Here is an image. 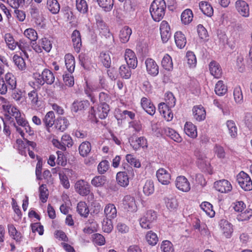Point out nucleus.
Segmentation results:
<instances>
[{"label": "nucleus", "mask_w": 252, "mask_h": 252, "mask_svg": "<svg viewBox=\"0 0 252 252\" xmlns=\"http://www.w3.org/2000/svg\"><path fill=\"white\" fill-rule=\"evenodd\" d=\"M143 192L147 195L152 194L155 191L154 184L152 180H147L143 187Z\"/></svg>", "instance_id": "864d4df0"}, {"label": "nucleus", "mask_w": 252, "mask_h": 252, "mask_svg": "<svg viewBox=\"0 0 252 252\" xmlns=\"http://www.w3.org/2000/svg\"><path fill=\"white\" fill-rule=\"evenodd\" d=\"M125 59L129 67L135 68L137 65V60L134 52L129 49H126L125 53Z\"/></svg>", "instance_id": "4468645a"}, {"label": "nucleus", "mask_w": 252, "mask_h": 252, "mask_svg": "<svg viewBox=\"0 0 252 252\" xmlns=\"http://www.w3.org/2000/svg\"><path fill=\"white\" fill-rule=\"evenodd\" d=\"M104 215L106 218L113 219L117 216V209L114 204L108 203L106 204L104 209Z\"/></svg>", "instance_id": "5701e85b"}, {"label": "nucleus", "mask_w": 252, "mask_h": 252, "mask_svg": "<svg viewBox=\"0 0 252 252\" xmlns=\"http://www.w3.org/2000/svg\"><path fill=\"white\" fill-rule=\"evenodd\" d=\"M156 176L158 182L163 185H168L170 183L171 175L168 170L163 168L157 171Z\"/></svg>", "instance_id": "9d476101"}, {"label": "nucleus", "mask_w": 252, "mask_h": 252, "mask_svg": "<svg viewBox=\"0 0 252 252\" xmlns=\"http://www.w3.org/2000/svg\"><path fill=\"white\" fill-rule=\"evenodd\" d=\"M201 209L210 218L214 217L215 212L212 205L208 202H203L200 205Z\"/></svg>", "instance_id": "49530a36"}, {"label": "nucleus", "mask_w": 252, "mask_h": 252, "mask_svg": "<svg viewBox=\"0 0 252 252\" xmlns=\"http://www.w3.org/2000/svg\"><path fill=\"white\" fill-rule=\"evenodd\" d=\"M164 133L174 141L180 143L182 141V138L175 130L170 128L165 127L164 128Z\"/></svg>", "instance_id": "e433bc0d"}, {"label": "nucleus", "mask_w": 252, "mask_h": 252, "mask_svg": "<svg viewBox=\"0 0 252 252\" xmlns=\"http://www.w3.org/2000/svg\"><path fill=\"white\" fill-rule=\"evenodd\" d=\"M116 180L119 185L126 187L129 184V178L126 172H119L116 175Z\"/></svg>", "instance_id": "393cba45"}, {"label": "nucleus", "mask_w": 252, "mask_h": 252, "mask_svg": "<svg viewBox=\"0 0 252 252\" xmlns=\"http://www.w3.org/2000/svg\"><path fill=\"white\" fill-rule=\"evenodd\" d=\"M33 76L34 82H30L29 84L34 89L39 88L44 84L42 73L40 74L38 73H35L33 74Z\"/></svg>", "instance_id": "f704fd0d"}, {"label": "nucleus", "mask_w": 252, "mask_h": 252, "mask_svg": "<svg viewBox=\"0 0 252 252\" xmlns=\"http://www.w3.org/2000/svg\"><path fill=\"white\" fill-rule=\"evenodd\" d=\"M13 61L15 65L19 70H24L26 68V64L24 59L18 55H15L13 57Z\"/></svg>", "instance_id": "3c124183"}, {"label": "nucleus", "mask_w": 252, "mask_h": 252, "mask_svg": "<svg viewBox=\"0 0 252 252\" xmlns=\"http://www.w3.org/2000/svg\"><path fill=\"white\" fill-rule=\"evenodd\" d=\"M71 39L75 51L79 53L82 46L80 32L77 30H74L71 34Z\"/></svg>", "instance_id": "aec40b11"}, {"label": "nucleus", "mask_w": 252, "mask_h": 252, "mask_svg": "<svg viewBox=\"0 0 252 252\" xmlns=\"http://www.w3.org/2000/svg\"><path fill=\"white\" fill-rule=\"evenodd\" d=\"M9 90H14L17 86V81L14 75L10 72L6 73L4 80Z\"/></svg>", "instance_id": "b1692460"}, {"label": "nucleus", "mask_w": 252, "mask_h": 252, "mask_svg": "<svg viewBox=\"0 0 252 252\" xmlns=\"http://www.w3.org/2000/svg\"><path fill=\"white\" fill-rule=\"evenodd\" d=\"M161 64L166 70L169 71L172 69L173 63L171 57L168 54L165 55L161 61Z\"/></svg>", "instance_id": "13d9d810"}, {"label": "nucleus", "mask_w": 252, "mask_h": 252, "mask_svg": "<svg viewBox=\"0 0 252 252\" xmlns=\"http://www.w3.org/2000/svg\"><path fill=\"white\" fill-rule=\"evenodd\" d=\"M234 100L238 104H241L243 102V95L241 88L240 86H236L233 91Z\"/></svg>", "instance_id": "bf43d9fd"}, {"label": "nucleus", "mask_w": 252, "mask_h": 252, "mask_svg": "<svg viewBox=\"0 0 252 252\" xmlns=\"http://www.w3.org/2000/svg\"><path fill=\"white\" fill-rule=\"evenodd\" d=\"M237 181L240 187L245 191L252 189V181L249 175L242 171L236 176Z\"/></svg>", "instance_id": "f03ea898"}, {"label": "nucleus", "mask_w": 252, "mask_h": 252, "mask_svg": "<svg viewBox=\"0 0 252 252\" xmlns=\"http://www.w3.org/2000/svg\"><path fill=\"white\" fill-rule=\"evenodd\" d=\"M13 91V92L12 94V97L18 103L20 102L21 103L25 102V97L23 95V92L20 90H16L15 89Z\"/></svg>", "instance_id": "774afa93"}, {"label": "nucleus", "mask_w": 252, "mask_h": 252, "mask_svg": "<svg viewBox=\"0 0 252 252\" xmlns=\"http://www.w3.org/2000/svg\"><path fill=\"white\" fill-rule=\"evenodd\" d=\"M175 42L177 46L180 48H183L186 43L187 40L185 35L180 31L175 32L174 35Z\"/></svg>", "instance_id": "c756f323"}, {"label": "nucleus", "mask_w": 252, "mask_h": 252, "mask_svg": "<svg viewBox=\"0 0 252 252\" xmlns=\"http://www.w3.org/2000/svg\"><path fill=\"white\" fill-rule=\"evenodd\" d=\"M160 250L162 252H174V251L173 244L168 240H164L161 242Z\"/></svg>", "instance_id": "0e129e2a"}, {"label": "nucleus", "mask_w": 252, "mask_h": 252, "mask_svg": "<svg viewBox=\"0 0 252 252\" xmlns=\"http://www.w3.org/2000/svg\"><path fill=\"white\" fill-rule=\"evenodd\" d=\"M157 215L155 211H148L139 220L141 227L149 229L152 227V223L156 220Z\"/></svg>", "instance_id": "7ed1b4c3"}, {"label": "nucleus", "mask_w": 252, "mask_h": 252, "mask_svg": "<svg viewBox=\"0 0 252 252\" xmlns=\"http://www.w3.org/2000/svg\"><path fill=\"white\" fill-rule=\"evenodd\" d=\"M132 33L131 29L128 26H124L120 31L119 38L120 41L122 43L127 42L130 38V36Z\"/></svg>", "instance_id": "a878e982"}, {"label": "nucleus", "mask_w": 252, "mask_h": 252, "mask_svg": "<svg viewBox=\"0 0 252 252\" xmlns=\"http://www.w3.org/2000/svg\"><path fill=\"white\" fill-rule=\"evenodd\" d=\"M4 40L6 44L7 47L11 50H14L17 45V42H16L13 36L9 33H6L4 35Z\"/></svg>", "instance_id": "09e8293b"}, {"label": "nucleus", "mask_w": 252, "mask_h": 252, "mask_svg": "<svg viewBox=\"0 0 252 252\" xmlns=\"http://www.w3.org/2000/svg\"><path fill=\"white\" fill-rule=\"evenodd\" d=\"M94 18L96 21V25L98 30L99 31L100 33L102 35L109 36L110 34L109 29L103 21L100 14L98 13L96 14L94 16Z\"/></svg>", "instance_id": "ddd939ff"}, {"label": "nucleus", "mask_w": 252, "mask_h": 252, "mask_svg": "<svg viewBox=\"0 0 252 252\" xmlns=\"http://www.w3.org/2000/svg\"><path fill=\"white\" fill-rule=\"evenodd\" d=\"M76 7L78 11L83 14L86 13L88 10V6L85 0H75Z\"/></svg>", "instance_id": "680f3d73"}, {"label": "nucleus", "mask_w": 252, "mask_h": 252, "mask_svg": "<svg viewBox=\"0 0 252 252\" xmlns=\"http://www.w3.org/2000/svg\"><path fill=\"white\" fill-rule=\"evenodd\" d=\"M65 66L70 73H72L75 69V59L74 57L70 54H67L64 56Z\"/></svg>", "instance_id": "473e14b6"}, {"label": "nucleus", "mask_w": 252, "mask_h": 252, "mask_svg": "<svg viewBox=\"0 0 252 252\" xmlns=\"http://www.w3.org/2000/svg\"><path fill=\"white\" fill-rule=\"evenodd\" d=\"M17 124L20 126L21 127L17 126L15 123H13V126L15 127L16 131L21 135L23 139H25L24 131L27 133L29 135H32L33 134V130L32 129L30 126L28 122L25 120V118L21 120L20 121L18 122Z\"/></svg>", "instance_id": "39448f33"}, {"label": "nucleus", "mask_w": 252, "mask_h": 252, "mask_svg": "<svg viewBox=\"0 0 252 252\" xmlns=\"http://www.w3.org/2000/svg\"><path fill=\"white\" fill-rule=\"evenodd\" d=\"M227 88L221 80L219 81L215 86V91L218 95H223L227 92Z\"/></svg>", "instance_id": "4d7b16f0"}, {"label": "nucleus", "mask_w": 252, "mask_h": 252, "mask_svg": "<svg viewBox=\"0 0 252 252\" xmlns=\"http://www.w3.org/2000/svg\"><path fill=\"white\" fill-rule=\"evenodd\" d=\"M235 7L238 13L243 17H248L250 15L249 4L244 0H237L235 3Z\"/></svg>", "instance_id": "9b49d317"}, {"label": "nucleus", "mask_w": 252, "mask_h": 252, "mask_svg": "<svg viewBox=\"0 0 252 252\" xmlns=\"http://www.w3.org/2000/svg\"><path fill=\"white\" fill-rule=\"evenodd\" d=\"M145 64L148 73L153 76H156L159 72L158 66L156 62L151 58L145 60Z\"/></svg>", "instance_id": "2eb2a0df"}, {"label": "nucleus", "mask_w": 252, "mask_h": 252, "mask_svg": "<svg viewBox=\"0 0 252 252\" xmlns=\"http://www.w3.org/2000/svg\"><path fill=\"white\" fill-rule=\"evenodd\" d=\"M2 107L5 112V116L10 118L11 117H14L17 123H18L19 120L20 121L21 120L24 118L22 116L20 110L16 107L9 104L3 105Z\"/></svg>", "instance_id": "20e7f679"}, {"label": "nucleus", "mask_w": 252, "mask_h": 252, "mask_svg": "<svg viewBox=\"0 0 252 252\" xmlns=\"http://www.w3.org/2000/svg\"><path fill=\"white\" fill-rule=\"evenodd\" d=\"M182 22L185 25L189 24L193 19V13L190 9H186L182 13L181 16Z\"/></svg>", "instance_id": "4c0bfd02"}, {"label": "nucleus", "mask_w": 252, "mask_h": 252, "mask_svg": "<svg viewBox=\"0 0 252 252\" xmlns=\"http://www.w3.org/2000/svg\"><path fill=\"white\" fill-rule=\"evenodd\" d=\"M228 133L232 138H235L237 135V128L235 122L232 120H228L226 122Z\"/></svg>", "instance_id": "37998d69"}, {"label": "nucleus", "mask_w": 252, "mask_h": 252, "mask_svg": "<svg viewBox=\"0 0 252 252\" xmlns=\"http://www.w3.org/2000/svg\"><path fill=\"white\" fill-rule=\"evenodd\" d=\"M91 143L88 141L82 143L79 147V152L80 155L83 157H86L91 150Z\"/></svg>", "instance_id": "a18cd8bd"}, {"label": "nucleus", "mask_w": 252, "mask_h": 252, "mask_svg": "<svg viewBox=\"0 0 252 252\" xmlns=\"http://www.w3.org/2000/svg\"><path fill=\"white\" fill-rule=\"evenodd\" d=\"M215 189L223 193H227L232 190V186L230 182L227 180L222 179L214 183Z\"/></svg>", "instance_id": "6e6552de"}, {"label": "nucleus", "mask_w": 252, "mask_h": 252, "mask_svg": "<svg viewBox=\"0 0 252 252\" xmlns=\"http://www.w3.org/2000/svg\"><path fill=\"white\" fill-rule=\"evenodd\" d=\"M109 105L106 103H102L98 107L97 115L101 119H105L108 115L109 111Z\"/></svg>", "instance_id": "603ef678"}, {"label": "nucleus", "mask_w": 252, "mask_h": 252, "mask_svg": "<svg viewBox=\"0 0 252 252\" xmlns=\"http://www.w3.org/2000/svg\"><path fill=\"white\" fill-rule=\"evenodd\" d=\"M166 8L164 0H154L151 5L150 12L155 21L159 22L163 18Z\"/></svg>", "instance_id": "f257e3e1"}, {"label": "nucleus", "mask_w": 252, "mask_h": 252, "mask_svg": "<svg viewBox=\"0 0 252 252\" xmlns=\"http://www.w3.org/2000/svg\"><path fill=\"white\" fill-rule=\"evenodd\" d=\"M161 38L164 43L166 42L171 36L170 27L166 21H162L160 25Z\"/></svg>", "instance_id": "dca6fc26"}, {"label": "nucleus", "mask_w": 252, "mask_h": 252, "mask_svg": "<svg viewBox=\"0 0 252 252\" xmlns=\"http://www.w3.org/2000/svg\"><path fill=\"white\" fill-rule=\"evenodd\" d=\"M74 188L76 192L83 196L89 195L90 192V185L84 180L77 181L75 184Z\"/></svg>", "instance_id": "423d86ee"}, {"label": "nucleus", "mask_w": 252, "mask_h": 252, "mask_svg": "<svg viewBox=\"0 0 252 252\" xmlns=\"http://www.w3.org/2000/svg\"><path fill=\"white\" fill-rule=\"evenodd\" d=\"M209 71L212 75L216 78H220L222 75V69L220 64L215 61H212L209 64Z\"/></svg>", "instance_id": "412c9836"}, {"label": "nucleus", "mask_w": 252, "mask_h": 252, "mask_svg": "<svg viewBox=\"0 0 252 252\" xmlns=\"http://www.w3.org/2000/svg\"><path fill=\"white\" fill-rule=\"evenodd\" d=\"M194 156L196 158V162L200 167H203L206 164V157L205 155L196 150L194 151Z\"/></svg>", "instance_id": "79ce46f5"}, {"label": "nucleus", "mask_w": 252, "mask_h": 252, "mask_svg": "<svg viewBox=\"0 0 252 252\" xmlns=\"http://www.w3.org/2000/svg\"><path fill=\"white\" fill-rule=\"evenodd\" d=\"M184 131L187 135L191 138H196L197 136L196 127L191 122H187L185 124Z\"/></svg>", "instance_id": "bb28decb"}, {"label": "nucleus", "mask_w": 252, "mask_h": 252, "mask_svg": "<svg viewBox=\"0 0 252 252\" xmlns=\"http://www.w3.org/2000/svg\"><path fill=\"white\" fill-rule=\"evenodd\" d=\"M42 76L43 78L44 83L51 85L55 81V76L53 72L48 69H44L42 72Z\"/></svg>", "instance_id": "ea45409f"}, {"label": "nucleus", "mask_w": 252, "mask_h": 252, "mask_svg": "<svg viewBox=\"0 0 252 252\" xmlns=\"http://www.w3.org/2000/svg\"><path fill=\"white\" fill-rule=\"evenodd\" d=\"M221 233L226 238H230L233 232L232 224L225 220H221L219 223Z\"/></svg>", "instance_id": "1a4fd4ad"}, {"label": "nucleus", "mask_w": 252, "mask_h": 252, "mask_svg": "<svg viewBox=\"0 0 252 252\" xmlns=\"http://www.w3.org/2000/svg\"><path fill=\"white\" fill-rule=\"evenodd\" d=\"M176 187L179 190L187 192L190 189V184L188 180L184 176H178L175 181Z\"/></svg>", "instance_id": "0eeeda50"}, {"label": "nucleus", "mask_w": 252, "mask_h": 252, "mask_svg": "<svg viewBox=\"0 0 252 252\" xmlns=\"http://www.w3.org/2000/svg\"><path fill=\"white\" fill-rule=\"evenodd\" d=\"M193 118L197 121L201 122L206 118V111L201 105H195L192 108Z\"/></svg>", "instance_id": "a211bd4d"}, {"label": "nucleus", "mask_w": 252, "mask_h": 252, "mask_svg": "<svg viewBox=\"0 0 252 252\" xmlns=\"http://www.w3.org/2000/svg\"><path fill=\"white\" fill-rule=\"evenodd\" d=\"M111 220L107 218L103 220L102 223V228L104 232L109 233L113 230V225Z\"/></svg>", "instance_id": "69168bd1"}, {"label": "nucleus", "mask_w": 252, "mask_h": 252, "mask_svg": "<svg viewBox=\"0 0 252 252\" xmlns=\"http://www.w3.org/2000/svg\"><path fill=\"white\" fill-rule=\"evenodd\" d=\"M186 61L190 68H193L196 65V58L194 54L191 51L187 52L186 56Z\"/></svg>", "instance_id": "8fccbe9b"}, {"label": "nucleus", "mask_w": 252, "mask_h": 252, "mask_svg": "<svg viewBox=\"0 0 252 252\" xmlns=\"http://www.w3.org/2000/svg\"><path fill=\"white\" fill-rule=\"evenodd\" d=\"M98 4L104 11L108 12L111 10L114 5L113 0H96Z\"/></svg>", "instance_id": "c03bdc74"}, {"label": "nucleus", "mask_w": 252, "mask_h": 252, "mask_svg": "<svg viewBox=\"0 0 252 252\" xmlns=\"http://www.w3.org/2000/svg\"><path fill=\"white\" fill-rule=\"evenodd\" d=\"M77 212L81 216L87 218L90 212V210L87 203L84 201H80L77 204Z\"/></svg>", "instance_id": "7c9ffc66"}, {"label": "nucleus", "mask_w": 252, "mask_h": 252, "mask_svg": "<svg viewBox=\"0 0 252 252\" xmlns=\"http://www.w3.org/2000/svg\"><path fill=\"white\" fill-rule=\"evenodd\" d=\"M252 216V209L246 208L237 215V219L239 221H242L249 220Z\"/></svg>", "instance_id": "5fc2aeb1"}, {"label": "nucleus", "mask_w": 252, "mask_h": 252, "mask_svg": "<svg viewBox=\"0 0 252 252\" xmlns=\"http://www.w3.org/2000/svg\"><path fill=\"white\" fill-rule=\"evenodd\" d=\"M124 208L128 212H134L137 211V206L134 197L126 195L123 200Z\"/></svg>", "instance_id": "f8f14e48"}, {"label": "nucleus", "mask_w": 252, "mask_h": 252, "mask_svg": "<svg viewBox=\"0 0 252 252\" xmlns=\"http://www.w3.org/2000/svg\"><path fill=\"white\" fill-rule=\"evenodd\" d=\"M55 118L54 113L53 111H49L47 113L43 119L46 130L49 133L52 132L51 127L54 124Z\"/></svg>", "instance_id": "4be33fe9"}, {"label": "nucleus", "mask_w": 252, "mask_h": 252, "mask_svg": "<svg viewBox=\"0 0 252 252\" xmlns=\"http://www.w3.org/2000/svg\"><path fill=\"white\" fill-rule=\"evenodd\" d=\"M24 34L25 36L31 41H35L37 39V33L33 29L29 28L26 29L25 31Z\"/></svg>", "instance_id": "338daca9"}, {"label": "nucleus", "mask_w": 252, "mask_h": 252, "mask_svg": "<svg viewBox=\"0 0 252 252\" xmlns=\"http://www.w3.org/2000/svg\"><path fill=\"white\" fill-rule=\"evenodd\" d=\"M166 208L170 211H174L178 206L177 200L175 197H165L164 199Z\"/></svg>", "instance_id": "72a5a7b5"}, {"label": "nucleus", "mask_w": 252, "mask_h": 252, "mask_svg": "<svg viewBox=\"0 0 252 252\" xmlns=\"http://www.w3.org/2000/svg\"><path fill=\"white\" fill-rule=\"evenodd\" d=\"M24 141L21 139H17L16 143L18 145V149L21 151V154L23 155L26 154V151L27 150L31 147L32 149H34L36 147L35 143L27 140L25 138L24 139Z\"/></svg>", "instance_id": "f3484780"}, {"label": "nucleus", "mask_w": 252, "mask_h": 252, "mask_svg": "<svg viewBox=\"0 0 252 252\" xmlns=\"http://www.w3.org/2000/svg\"><path fill=\"white\" fill-rule=\"evenodd\" d=\"M130 145L134 150H137L140 147L147 148L148 146L147 139L144 137H140L135 141H132Z\"/></svg>", "instance_id": "c9c22d12"}, {"label": "nucleus", "mask_w": 252, "mask_h": 252, "mask_svg": "<svg viewBox=\"0 0 252 252\" xmlns=\"http://www.w3.org/2000/svg\"><path fill=\"white\" fill-rule=\"evenodd\" d=\"M129 66L126 65H122L119 68V74L120 76L125 79H129L131 75V71Z\"/></svg>", "instance_id": "e2e57ef3"}, {"label": "nucleus", "mask_w": 252, "mask_h": 252, "mask_svg": "<svg viewBox=\"0 0 252 252\" xmlns=\"http://www.w3.org/2000/svg\"><path fill=\"white\" fill-rule=\"evenodd\" d=\"M89 102L87 100H75L72 104V111L74 112L83 111L89 106Z\"/></svg>", "instance_id": "c85d7f7f"}, {"label": "nucleus", "mask_w": 252, "mask_h": 252, "mask_svg": "<svg viewBox=\"0 0 252 252\" xmlns=\"http://www.w3.org/2000/svg\"><path fill=\"white\" fill-rule=\"evenodd\" d=\"M97 87L94 85L86 84L85 88V94L90 98L91 100L94 103L95 98L93 94V93L97 90Z\"/></svg>", "instance_id": "052dcab7"}, {"label": "nucleus", "mask_w": 252, "mask_h": 252, "mask_svg": "<svg viewBox=\"0 0 252 252\" xmlns=\"http://www.w3.org/2000/svg\"><path fill=\"white\" fill-rule=\"evenodd\" d=\"M69 123L68 121L65 118H58L55 123L56 128L60 131H64L68 126Z\"/></svg>", "instance_id": "a19ab883"}, {"label": "nucleus", "mask_w": 252, "mask_h": 252, "mask_svg": "<svg viewBox=\"0 0 252 252\" xmlns=\"http://www.w3.org/2000/svg\"><path fill=\"white\" fill-rule=\"evenodd\" d=\"M106 178L104 176H96L91 181L92 185L95 187H101L106 183Z\"/></svg>", "instance_id": "6e6d98bb"}, {"label": "nucleus", "mask_w": 252, "mask_h": 252, "mask_svg": "<svg viewBox=\"0 0 252 252\" xmlns=\"http://www.w3.org/2000/svg\"><path fill=\"white\" fill-rule=\"evenodd\" d=\"M147 243L151 246H155L158 241V238L157 234L152 231H149L145 236Z\"/></svg>", "instance_id": "de8ad7c7"}, {"label": "nucleus", "mask_w": 252, "mask_h": 252, "mask_svg": "<svg viewBox=\"0 0 252 252\" xmlns=\"http://www.w3.org/2000/svg\"><path fill=\"white\" fill-rule=\"evenodd\" d=\"M199 7L201 11L206 15L211 17L214 12L212 6L206 1H201L199 3Z\"/></svg>", "instance_id": "58836bf2"}, {"label": "nucleus", "mask_w": 252, "mask_h": 252, "mask_svg": "<svg viewBox=\"0 0 252 252\" xmlns=\"http://www.w3.org/2000/svg\"><path fill=\"white\" fill-rule=\"evenodd\" d=\"M7 228L9 236L17 242H20L22 238V234L17 231L14 225L12 224H8Z\"/></svg>", "instance_id": "cd10ccee"}, {"label": "nucleus", "mask_w": 252, "mask_h": 252, "mask_svg": "<svg viewBox=\"0 0 252 252\" xmlns=\"http://www.w3.org/2000/svg\"><path fill=\"white\" fill-rule=\"evenodd\" d=\"M46 7L53 14L58 13L60 9V5L57 0H47Z\"/></svg>", "instance_id": "2f4dec72"}, {"label": "nucleus", "mask_w": 252, "mask_h": 252, "mask_svg": "<svg viewBox=\"0 0 252 252\" xmlns=\"http://www.w3.org/2000/svg\"><path fill=\"white\" fill-rule=\"evenodd\" d=\"M141 105L143 109L149 115H154L156 112V108L151 100L143 97L141 100Z\"/></svg>", "instance_id": "6ab92c4d"}]
</instances>
